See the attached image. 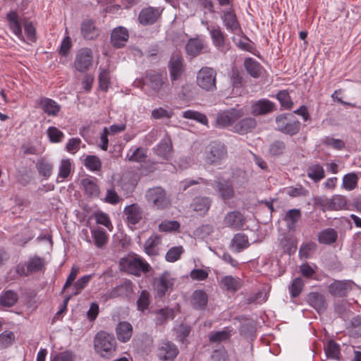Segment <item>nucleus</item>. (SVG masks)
Returning <instances> with one entry per match:
<instances>
[{"mask_svg":"<svg viewBox=\"0 0 361 361\" xmlns=\"http://www.w3.org/2000/svg\"><path fill=\"white\" fill-rule=\"evenodd\" d=\"M36 168L40 176L48 179L52 174L54 165L46 158L42 157L37 160Z\"/></svg>","mask_w":361,"mask_h":361,"instance_id":"7c9ffc66","label":"nucleus"},{"mask_svg":"<svg viewBox=\"0 0 361 361\" xmlns=\"http://www.w3.org/2000/svg\"><path fill=\"white\" fill-rule=\"evenodd\" d=\"M146 198L149 204L157 209H164L170 204L165 190L160 187L149 189L146 193Z\"/></svg>","mask_w":361,"mask_h":361,"instance_id":"0eeeda50","label":"nucleus"},{"mask_svg":"<svg viewBox=\"0 0 361 361\" xmlns=\"http://www.w3.org/2000/svg\"><path fill=\"white\" fill-rule=\"evenodd\" d=\"M129 37L127 29L123 27L115 28L111 35V42L115 48H121L127 42Z\"/></svg>","mask_w":361,"mask_h":361,"instance_id":"412c9836","label":"nucleus"},{"mask_svg":"<svg viewBox=\"0 0 361 361\" xmlns=\"http://www.w3.org/2000/svg\"><path fill=\"white\" fill-rule=\"evenodd\" d=\"M178 354V348L170 341L161 342L157 349V356L163 361H173Z\"/></svg>","mask_w":361,"mask_h":361,"instance_id":"ddd939ff","label":"nucleus"},{"mask_svg":"<svg viewBox=\"0 0 361 361\" xmlns=\"http://www.w3.org/2000/svg\"><path fill=\"white\" fill-rule=\"evenodd\" d=\"M301 217V213L299 209H293L287 212L285 216V221L287 222L288 228L291 230L295 227V224Z\"/></svg>","mask_w":361,"mask_h":361,"instance_id":"49530a36","label":"nucleus"},{"mask_svg":"<svg viewBox=\"0 0 361 361\" xmlns=\"http://www.w3.org/2000/svg\"><path fill=\"white\" fill-rule=\"evenodd\" d=\"M118 341L126 343L128 341L133 334V326L128 322H121L116 328Z\"/></svg>","mask_w":361,"mask_h":361,"instance_id":"cd10ccee","label":"nucleus"},{"mask_svg":"<svg viewBox=\"0 0 361 361\" xmlns=\"http://www.w3.org/2000/svg\"><path fill=\"white\" fill-rule=\"evenodd\" d=\"M161 239L157 235H151L145 242L144 248L145 252L150 256H156L159 253L158 246Z\"/></svg>","mask_w":361,"mask_h":361,"instance_id":"f704fd0d","label":"nucleus"},{"mask_svg":"<svg viewBox=\"0 0 361 361\" xmlns=\"http://www.w3.org/2000/svg\"><path fill=\"white\" fill-rule=\"evenodd\" d=\"M183 117L187 119L195 120L206 126L208 124V119L207 116L204 114H202L199 111L187 110L183 112Z\"/></svg>","mask_w":361,"mask_h":361,"instance_id":"3c124183","label":"nucleus"},{"mask_svg":"<svg viewBox=\"0 0 361 361\" xmlns=\"http://www.w3.org/2000/svg\"><path fill=\"white\" fill-rule=\"evenodd\" d=\"M81 34L87 40H92L99 35V32L92 20H84L81 23Z\"/></svg>","mask_w":361,"mask_h":361,"instance_id":"473e14b6","label":"nucleus"},{"mask_svg":"<svg viewBox=\"0 0 361 361\" xmlns=\"http://www.w3.org/2000/svg\"><path fill=\"white\" fill-rule=\"evenodd\" d=\"M8 27L11 32L20 39H23L21 19L16 11H11L6 15Z\"/></svg>","mask_w":361,"mask_h":361,"instance_id":"dca6fc26","label":"nucleus"},{"mask_svg":"<svg viewBox=\"0 0 361 361\" xmlns=\"http://www.w3.org/2000/svg\"><path fill=\"white\" fill-rule=\"evenodd\" d=\"M180 228V224L176 221H165L159 225V230L161 232L177 231Z\"/></svg>","mask_w":361,"mask_h":361,"instance_id":"0e129e2a","label":"nucleus"},{"mask_svg":"<svg viewBox=\"0 0 361 361\" xmlns=\"http://www.w3.org/2000/svg\"><path fill=\"white\" fill-rule=\"evenodd\" d=\"M221 19L226 30L232 33H237L241 30L240 23L233 8L224 11Z\"/></svg>","mask_w":361,"mask_h":361,"instance_id":"2eb2a0df","label":"nucleus"},{"mask_svg":"<svg viewBox=\"0 0 361 361\" xmlns=\"http://www.w3.org/2000/svg\"><path fill=\"white\" fill-rule=\"evenodd\" d=\"M276 98L279 100L281 106L285 109H291L293 106V102L289 94V92L286 90L279 91Z\"/></svg>","mask_w":361,"mask_h":361,"instance_id":"a18cd8bd","label":"nucleus"},{"mask_svg":"<svg viewBox=\"0 0 361 361\" xmlns=\"http://www.w3.org/2000/svg\"><path fill=\"white\" fill-rule=\"evenodd\" d=\"M196 82L201 89L213 92L216 90V72L212 68L202 67L197 74Z\"/></svg>","mask_w":361,"mask_h":361,"instance_id":"7ed1b4c3","label":"nucleus"},{"mask_svg":"<svg viewBox=\"0 0 361 361\" xmlns=\"http://www.w3.org/2000/svg\"><path fill=\"white\" fill-rule=\"evenodd\" d=\"M37 104L42 110L49 116H57L61 111V106L54 100L47 98L41 97Z\"/></svg>","mask_w":361,"mask_h":361,"instance_id":"f3484780","label":"nucleus"},{"mask_svg":"<svg viewBox=\"0 0 361 361\" xmlns=\"http://www.w3.org/2000/svg\"><path fill=\"white\" fill-rule=\"evenodd\" d=\"M355 283L351 280H334L328 287L329 293L338 298L345 297L352 290Z\"/></svg>","mask_w":361,"mask_h":361,"instance_id":"9d476101","label":"nucleus"},{"mask_svg":"<svg viewBox=\"0 0 361 361\" xmlns=\"http://www.w3.org/2000/svg\"><path fill=\"white\" fill-rule=\"evenodd\" d=\"M146 79L148 81V85L158 94L160 98L164 96V92L168 90V79L166 75L160 73L147 74Z\"/></svg>","mask_w":361,"mask_h":361,"instance_id":"1a4fd4ad","label":"nucleus"},{"mask_svg":"<svg viewBox=\"0 0 361 361\" xmlns=\"http://www.w3.org/2000/svg\"><path fill=\"white\" fill-rule=\"evenodd\" d=\"M47 135L51 142H60L64 137V134L62 131L56 127H49L47 129Z\"/></svg>","mask_w":361,"mask_h":361,"instance_id":"680f3d73","label":"nucleus"},{"mask_svg":"<svg viewBox=\"0 0 361 361\" xmlns=\"http://www.w3.org/2000/svg\"><path fill=\"white\" fill-rule=\"evenodd\" d=\"M256 125L257 122L255 118L247 117L238 122L236 121L231 130L240 135H245L252 131L256 127Z\"/></svg>","mask_w":361,"mask_h":361,"instance_id":"6ab92c4d","label":"nucleus"},{"mask_svg":"<svg viewBox=\"0 0 361 361\" xmlns=\"http://www.w3.org/2000/svg\"><path fill=\"white\" fill-rule=\"evenodd\" d=\"M149 293L147 290H142L137 301V309L145 311L149 305Z\"/></svg>","mask_w":361,"mask_h":361,"instance_id":"e2e57ef3","label":"nucleus"},{"mask_svg":"<svg viewBox=\"0 0 361 361\" xmlns=\"http://www.w3.org/2000/svg\"><path fill=\"white\" fill-rule=\"evenodd\" d=\"M277 129L283 133L293 135L300 129V121L290 114H281L276 118Z\"/></svg>","mask_w":361,"mask_h":361,"instance_id":"20e7f679","label":"nucleus"},{"mask_svg":"<svg viewBox=\"0 0 361 361\" xmlns=\"http://www.w3.org/2000/svg\"><path fill=\"white\" fill-rule=\"evenodd\" d=\"M173 279L171 276L169 272H164L156 279L154 283L156 296L158 298H163L166 292L171 289L173 286Z\"/></svg>","mask_w":361,"mask_h":361,"instance_id":"f8f14e48","label":"nucleus"},{"mask_svg":"<svg viewBox=\"0 0 361 361\" xmlns=\"http://www.w3.org/2000/svg\"><path fill=\"white\" fill-rule=\"evenodd\" d=\"M94 219L97 224L103 225L109 230H111L113 228L109 216L106 213L102 212H97L94 214Z\"/></svg>","mask_w":361,"mask_h":361,"instance_id":"052dcab7","label":"nucleus"},{"mask_svg":"<svg viewBox=\"0 0 361 361\" xmlns=\"http://www.w3.org/2000/svg\"><path fill=\"white\" fill-rule=\"evenodd\" d=\"M15 340L14 334L11 331H4L0 334V348H6L11 345Z\"/></svg>","mask_w":361,"mask_h":361,"instance_id":"13d9d810","label":"nucleus"},{"mask_svg":"<svg viewBox=\"0 0 361 361\" xmlns=\"http://www.w3.org/2000/svg\"><path fill=\"white\" fill-rule=\"evenodd\" d=\"M244 67L247 73L254 78H259L263 71V66L252 58H246L244 61Z\"/></svg>","mask_w":361,"mask_h":361,"instance_id":"393cba45","label":"nucleus"},{"mask_svg":"<svg viewBox=\"0 0 361 361\" xmlns=\"http://www.w3.org/2000/svg\"><path fill=\"white\" fill-rule=\"evenodd\" d=\"M220 286L231 293H235L242 287L240 279L232 276H225L220 281Z\"/></svg>","mask_w":361,"mask_h":361,"instance_id":"c85d7f7f","label":"nucleus"},{"mask_svg":"<svg viewBox=\"0 0 361 361\" xmlns=\"http://www.w3.org/2000/svg\"><path fill=\"white\" fill-rule=\"evenodd\" d=\"M231 336L230 331L226 330L216 331L209 335L211 342H220L226 341Z\"/></svg>","mask_w":361,"mask_h":361,"instance_id":"69168bd1","label":"nucleus"},{"mask_svg":"<svg viewBox=\"0 0 361 361\" xmlns=\"http://www.w3.org/2000/svg\"><path fill=\"white\" fill-rule=\"evenodd\" d=\"M44 266L43 259L39 257L30 258L27 262V271L28 273L37 272Z\"/></svg>","mask_w":361,"mask_h":361,"instance_id":"864d4df0","label":"nucleus"},{"mask_svg":"<svg viewBox=\"0 0 361 361\" xmlns=\"http://www.w3.org/2000/svg\"><path fill=\"white\" fill-rule=\"evenodd\" d=\"M183 251L184 250L182 246L171 247L166 254V260L169 262H174L178 260Z\"/></svg>","mask_w":361,"mask_h":361,"instance_id":"4d7b16f0","label":"nucleus"},{"mask_svg":"<svg viewBox=\"0 0 361 361\" xmlns=\"http://www.w3.org/2000/svg\"><path fill=\"white\" fill-rule=\"evenodd\" d=\"M84 165L92 171H99L102 169V162L95 155H87L85 159Z\"/></svg>","mask_w":361,"mask_h":361,"instance_id":"09e8293b","label":"nucleus"},{"mask_svg":"<svg viewBox=\"0 0 361 361\" xmlns=\"http://www.w3.org/2000/svg\"><path fill=\"white\" fill-rule=\"evenodd\" d=\"M184 71L183 59L180 56H173L169 65L170 76L172 81L177 80Z\"/></svg>","mask_w":361,"mask_h":361,"instance_id":"bb28decb","label":"nucleus"},{"mask_svg":"<svg viewBox=\"0 0 361 361\" xmlns=\"http://www.w3.org/2000/svg\"><path fill=\"white\" fill-rule=\"evenodd\" d=\"M337 238V232L331 228L322 231L318 235V240L321 244H332L336 241Z\"/></svg>","mask_w":361,"mask_h":361,"instance_id":"4c0bfd02","label":"nucleus"},{"mask_svg":"<svg viewBox=\"0 0 361 361\" xmlns=\"http://www.w3.org/2000/svg\"><path fill=\"white\" fill-rule=\"evenodd\" d=\"M156 154L164 159L168 160L172 154L173 146L172 142L169 136H166L159 144L157 145L155 149Z\"/></svg>","mask_w":361,"mask_h":361,"instance_id":"b1692460","label":"nucleus"},{"mask_svg":"<svg viewBox=\"0 0 361 361\" xmlns=\"http://www.w3.org/2000/svg\"><path fill=\"white\" fill-rule=\"evenodd\" d=\"M74 354L68 350L56 354L51 361H73Z\"/></svg>","mask_w":361,"mask_h":361,"instance_id":"774afa93","label":"nucleus"},{"mask_svg":"<svg viewBox=\"0 0 361 361\" xmlns=\"http://www.w3.org/2000/svg\"><path fill=\"white\" fill-rule=\"evenodd\" d=\"M303 286L304 282L301 278L295 279L289 288L291 298L298 297L301 293Z\"/></svg>","mask_w":361,"mask_h":361,"instance_id":"6e6d98bb","label":"nucleus"},{"mask_svg":"<svg viewBox=\"0 0 361 361\" xmlns=\"http://www.w3.org/2000/svg\"><path fill=\"white\" fill-rule=\"evenodd\" d=\"M245 221L244 216L239 212H228L224 219V224L230 228H233L237 230L240 229Z\"/></svg>","mask_w":361,"mask_h":361,"instance_id":"4be33fe9","label":"nucleus"},{"mask_svg":"<svg viewBox=\"0 0 361 361\" xmlns=\"http://www.w3.org/2000/svg\"><path fill=\"white\" fill-rule=\"evenodd\" d=\"M205 161L209 164H220L227 158V150L224 145L212 143L208 145L204 152Z\"/></svg>","mask_w":361,"mask_h":361,"instance_id":"423d86ee","label":"nucleus"},{"mask_svg":"<svg viewBox=\"0 0 361 361\" xmlns=\"http://www.w3.org/2000/svg\"><path fill=\"white\" fill-rule=\"evenodd\" d=\"M159 16L160 12L158 8L148 7L140 11L138 19L142 25H152L157 21Z\"/></svg>","mask_w":361,"mask_h":361,"instance_id":"aec40b11","label":"nucleus"},{"mask_svg":"<svg viewBox=\"0 0 361 361\" xmlns=\"http://www.w3.org/2000/svg\"><path fill=\"white\" fill-rule=\"evenodd\" d=\"M93 275L89 274L80 277L78 281L73 283L74 292L71 294L73 295H77L81 293V291L87 286L92 279Z\"/></svg>","mask_w":361,"mask_h":361,"instance_id":"8fccbe9b","label":"nucleus"},{"mask_svg":"<svg viewBox=\"0 0 361 361\" xmlns=\"http://www.w3.org/2000/svg\"><path fill=\"white\" fill-rule=\"evenodd\" d=\"M82 185L85 193L92 197H97L99 195V188L96 183V179L93 178H86L82 180Z\"/></svg>","mask_w":361,"mask_h":361,"instance_id":"c9c22d12","label":"nucleus"},{"mask_svg":"<svg viewBox=\"0 0 361 361\" xmlns=\"http://www.w3.org/2000/svg\"><path fill=\"white\" fill-rule=\"evenodd\" d=\"M224 202L234 197L235 192L232 183L227 180H216L212 184Z\"/></svg>","mask_w":361,"mask_h":361,"instance_id":"4468645a","label":"nucleus"},{"mask_svg":"<svg viewBox=\"0 0 361 361\" xmlns=\"http://www.w3.org/2000/svg\"><path fill=\"white\" fill-rule=\"evenodd\" d=\"M233 247L236 252H240L249 246L247 237L243 233H237L232 240Z\"/></svg>","mask_w":361,"mask_h":361,"instance_id":"c03bdc74","label":"nucleus"},{"mask_svg":"<svg viewBox=\"0 0 361 361\" xmlns=\"http://www.w3.org/2000/svg\"><path fill=\"white\" fill-rule=\"evenodd\" d=\"M82 141L78 137H73L68 140L66 145V149L71 154H75L80 149Z\"/></svg>","mask_w":361,"mask_h":361,"instance_id":"338daca9","label":"nucleus"},{"mask_svg":"<svg viewBox=\"0 0 361 361\" xmlns=\"http://www.w3.org/2000/svg\"><path fill=\"white\" fill-rule=\"evenodd\" d=\"M212 200L207 197H197L193 200L192 207L196 212L205 214L210 208Z\"/></svg>","mask_w":361,"mask_h":361,"instance_id":"58836bf2","label":"nucleus"},{"mask_svg":"<svg viewBox=\"0 0 361 361\" xmlns=\"http://www.w3.org/2000/svg\"><path fill=\"white\" fill-rule=\"evenodd\" d=\"M274 102L267 99H262L253 102L251 105V114L254 116H259L268 114L274 110Z\"/></svg>","mask_w":361,"mask_h":361,"instance_id":"a211bd4d","label":"nucleus"},{"mask_svg":"<svg viewBox=\"0 0 361 361\" xmlns=\"http://www.w3.org/2000/svg\"><path fill=\"white\" fill-rule=\"evenodd\" d=\"M147 150L144 147H137L135 149H130L127 153L126 158L129 161L145 162L147 159Z\"/></svg>","mask_w":361,"mask_h":361,"instance_id":"e433bc0d","label":"nucleus"},{"mask_svg":"<svg viewBox=\"0 0 361 361\" xmlns=\"http://www.w3.org/2000/svg\"><path fill=\"white\" fill-rule=\"evenodd\" d=\"M73 167V161L69 158H63L61 160L59 166V173L57 178L61 180L66 179L71 174Z\"/></svg>","mask_w":361,"mask_h":361,"instance_id":"79ce46f5","label":"nucleus"},{"mask_svg":"<svg viewBox=\"0 0 361 361\" xmlns=\"http://www.w3.org/2000/svg\"><path fill=\"white\" fill-rule=\"evenodd\" d=\"M317 204L323 209L338 211L346 207L347 200L344 196L337 195H334L331 198H320L317 200Z\"/></svg>","mask_w":361,"mask_h":361,"instance_id":"9b49d317","label":"nucleus"},{"mask_svg":"<svg viewBox=\"0 0 361 361\" xmlns=\"http://www.w3.org/2000/svg\"><path fill=\"white\" fill-rule=\"evenodd\" d=\"M94 345L96 352L103 357L109 358L116 351V343L114 337L104 331L97 334Z\"/></svg>","mask_w":361,"mask_h":361,"instance_id":"f257e3e1","label":"nucleus"},{"mask_svg":"<svg viewBox=\"0 0 361 361\" xmlns=\"http://www.w3.org/2000/svg\"><path fill=\"white\" fill-rule=\"evenodd\" d=\"M124 213L127 216L128 222L132 225H135L142 219V211L136 204L127 206L124 209Z\"/></svg>","mask_w":361,"mask_h":361,"instance_id":"a878e982","label":"nucleus"},{"mask_svg":"<svg viewBox=\"0 0 361 361\" xmlns=\"http://www.w3.org/2000/svg\"><path fill=\"white\" fill-rule=\"evenodd\" d=\"M18 296L13 290H6L0 295V304L4 307H12L18 301Z\"/></svg>","mask_w":361,"mask_h":361,"instance_id":"37998d69","label":"nucleus"},{"mask_svg":"<svg viewBox=\"0 0 361 361\" xmlns=\"http://www.w3.org/2000/svg\"><path fill=\"white\" fill-rule=\"evenodd\" d=\"M120 265L124 271L135 276H140L141 272H148L149 264L140 257L121 259Z\"/></svg>","mask_w":361,"mask_h":361,"instance_id":"39448f33","label":"nucleus"},{"mask_svg":"<svg viewBox=\"0 0 361 361\" xmlns=\"http://www.w3.org/2000/svg\"><path fill=\"white\" fill-rule=\"evenodd\" d=\"M358 176L355 173L345 174L343 178L342 186L348 191L354 190L357 186Z\"/></svg>","mask_w":361,"mask_h":361,"instance_id":"de8ad7c7","label":"nucleus"},{"mask_svg":"<svg viewBox=\"0 0 361 361\" xmlns=\"http://www.w3.org/2000/svg\"><path fill=\"white\" fill-rule=\"evenodd\" d=\"M309 305L314 308L318 312L324 311L326 309L327 303L324 296L317 292H311L307 296Z\"/></svg>","mask_w":361,"mask_h":361,"instance_id":"5701e85b","label":"nucleus"},{"mask_svg":"<svg viewBox=\"0 0 361 361\" xmlns=\"http://www.w3.org/2000/svg\"><path fill=\"white\" fill-rule=\"evenodd\" d=\"M203 47V43L200 39H190L186 44L185 50L188 55L195 57L202 52Z\"/></svg>","mask_w":361,"mask_h":361,"instance_id":"a19ab883","label":"nucleus"},{"mask_svg":"<svg viewBox=\"0 0 361 361\" xmlns=\"http://www.w3.org/2000/svg\"><path fill=\"white\" fill-rule=\"evenodd\" d=\"M207 30L209 31L214 45L219 49L224 48L225 45L226 35L220 27H208Z\"/></svg>","mask_w":361,"mask_h":361,"instance_id":"2f4dec72","label":"nucleus"},{"mask_svg":"<svg viewBox=\"0 0 361 361\" xmlns=\"http://www.w3.org/2000/svg\"><path fill=\"white\" fill-rule=\"evenodd\" d=\"M245 114L243 109L232 108L228 110L220 111L216 114V125L221 128H227L235 124L238 119Z\"/></svg>","mask_w":361,"mask_h":361,"instance_id":"f03ea898","label":"nucleus"},{"mask_svg":"<svg viewBox=\"0 0 361 361\" xmlns=\"http://www.w3.org/2000/svg\"><path fill=\"white\" fill-rule=\"evenodd\" d=\"M325 353L328 357L338 360L340 356V346L335 341L331 340L325 348Z\"/></svg>","mask_w":361,"mask_h":361,"instance_id":"603ef678","label":"nucleus"},{"mask_svg":"<svg viewBox=\"0 0 361 361\" xmlns=\"http://www.w3.org/2000/svg\"><path fill=\"white\" fill-rule=\"evenodd\" d=\"M208 302L207 294L202 290H195L191 296V303L195 309L205 308Z\"/></svg>","mask_w":361,"mask_h":361,"instance_id":"72a5a7b5","label":"nucleus"},{"mask_svg":"<svg viewBox=\"0 0 361 361\" xmlns=\"http://www.w3.org/2000/svg\"><path fill=\"white\" fill-rule=\"evenodd\" d=\"M173 115L172 109H166L163 107H159L152 111L151 116L154 119L171 118Z\"/></svg>","mask_w":361,"mask_h":361,"instance_id":"5fc2aeb1","label":"nucleus"},{"mask_svg":"<svg viewBox=\"0 0 361 361\" xmlns=\"http://www.w3.org/2000/svg\"><path fill=\"white\" fill-rule=\"evenodd\" d=\"M307 176L314 182H319L325 177L323 166L319 164H314L307 169Z\"/></svg>","mask_w":361,"mask_h":361,"instance_id":"ea45409f","label":"nucleus"},{"mask_svg":"<svg viewBox=\"0 0 361 361\" xmlns=\"http://www.w3.org/2000/svg\"><path fill=\"white\" fill-rule=\"evenodd\" d=\"M92 51L89 48H82L78 51L75 55L74 67L78 71L84 73L92 67Z\"/></svg>","mask_w":361,"mask_h":361,"instance_id":"6e6552de","label":"nucleus"},{"mask_svg":"<svg viewBox=\"0 0 361 361\" xmlns=\"http://www.w3.org/2000/svg\"><path fill=\"white\" fill-rule=\"evenodd\" d=\"M91 235L97 248L103 249L108 243L109 237L103 228L98 227L91 229Z\"/></svg>","mask_w":361,"mask_h":361,"instance_id":"c756f323","label":"nucleus"},{"mask_svg":"<svg viewBox=\"0 0 361 361\" xmlns=\"http://www.w3.org/2000/svg\"><path fill=\"white\" fill-rule=\"evenodd\" d=\"M99 84L102 90L106 92L110 85V73L108 70H102L99 75Z\"/></svg>","mask_w":361,"mask_h":361,"instance_id":"bf43d9fd","label":"nucleus"}]
</instances>
